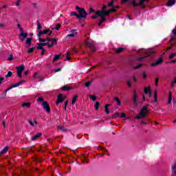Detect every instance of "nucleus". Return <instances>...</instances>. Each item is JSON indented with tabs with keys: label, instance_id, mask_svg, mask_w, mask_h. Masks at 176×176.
I'll return each instance as SVG.
<instances>
[{
	"label": "nucleus",
	"instance_id": "79ce46f5",
	"mask_svg": "<svg viewBox=\"0 0 176 176\" xmlns=\"http://www.w3.org/2000/svg\"><path fill=\"white\" fill-rule=\"evenodd\" d=\"M120 116V113H115L114 114L112 115V118H118Z\"/></svg>",
	"mask_w": 176,
	"mask_h": 176
},
{
	"label": "nucleus",
	"instance_id": "052dcab7",
	"mask_svg": "<svg viewBox=\"0 0 176 176\" xmlns=\"http://www.w3.org/2000/svg\"><path fill=\"white\" fill-rule=\"evenodd\" d=\"M41 43V46H43H43H47L49 45L48 42L47 43Z\"/></svg>",
	"mask_w": 176,
	"mask_h": 176
},
{
	"label": "nucleus",
	"instance_id": "393cba45",
	"mask_svg": "<svg viewBox=\"0 0 176 176\" xmlns=\"http://www.w3.org/2000/svg\"><path fill=\"white\" fill-rule=\"evenodd\" d=\"M21 107L30 108V107H31V103L30 102H24L21 104Z\"/></svg>",
	"mask_w": 176,
	"mask_h": 176
},
{
	"label": "nucleus",
	"instance_id": "49530a36",
	"mask_svg": "<svg viewBox=\"0 0 176 176\" xmlns=\"http://www.w3.org/2000/svg\"><path fill=\"white\" fill-rule=\"evenodd\" d=\"M12 75V72H8V74L6 75V78H10Z\"/></svg>",
	"mask_w": 176,
	"mask_h": 176
},
{
	"label": "nucleus",
	"instance_id": "423d86ee",
	"mask_svg": "<svg viewBox=\"0 0 176 176\" xmlns=\"http://www.w3.org/2000/svg\"><path fill=\"white\" fill-rule=\"evenodd\" d=\"M88 41H89V38H87V40L85 41V45L87 47H89V49H90V50L92 52H96V47L94 46V44H93V43H89Z\"/></svg>",
	"mask_w": 176,
	"mask_h": 176
},
{
	"label": "nucleus",
	"instance_id": "2eb2a0df",
	"mask_svg": "<svg viewBox=\"0 0 176 176\" xmlns=\"http://www.w3.org/2000/svg\"><path fill=\"white\" fill-rule=\"evenodd\" d=\"M75 35H78V32L76 30H72L70 34L67 35L68 37L74 38Z\"/></svg>",
	"mask_w": 176,
	"mask_h": 176
},
{
	"label": "nucleus",
	"instance_id": "a878e982",
	"mask_svg": "<svg viewBox=\"0 0 176 176\" xmlns=\"http://www.w3.org/2000/svg\"><path fill=\"white\" fill-rule=\"evenodd\" d=\"M173 5H175V1H168L166 3V6H173Z\"/></svg>",
	"mask_w": 176,
	"mask_h": 176
},
{
	"label": "nucleus",
	"instance_id": "7ed1b4c3",
	"mask_svg": "<svg viewBox=\"0 0 176 176\" xmlns=\"http://www.w3.org/2000/svg\"><path fill=\"white\" fill-rule=\"evenodd\" d=\"M111 13L110 10H98L95 12V14H97V16H100V17H105L106 16H109V14Z\"/></svg>",
	"mask_w": 176,
	"mask_h": 176
},
{
	"label": "nucleus",
	"instance_id": "f3484780",
	"mask_svg": "<svg viewBox=\"0 0 176 176\" xmlns=\"http://www.w3.org/2000/svg\"><path fill=\"white\" fill-rule=\"evenodd\" d=\"M133 102L134 105H138V101H137V92L135 91L133 93Z\"/></svg>",
	"mask_w": 176,
	"mask_h": 176
},
{
	"label": "nucleus",
	"instance_id": "c9c22d12",
	"mask_svg": "<svg viewBox=\"0 0 176 176\" xmlns=\"http://www.w3.org/2000/svg\"><path fill=\"white\" fill-rule=\"evenodd\" d=\"M58 130H60V131H67V129L63 126H58Z\"/></svg>",
	"mask_w": 176,
	"mask_h": 176
},
{
	"label": "nucleus",
	"instance_id": "6e6d98bb",
	"mask_svg": "<svg viewBox=\"0 0 176 176\" xmlns=\"http://www.w3.org/2000/svg\"><path fill=\"white\" fill-rule=\"evenodd\" d=\"M120 117L123 119L126 118V114L124 113H122L121 115L120 114Z\"/></svg>",
	"mask_w": 176,
	"mask_h": 176
},
{
	"label": "nucleus",
	"instance_id": "774afa93",
	"mask_svg": "<svg viewBox=\"0 0 176 176\" xmlns=\"http://www.w3.org/2000/svg\"><path fill=\"white\" fill-rule=\"evenodd\" d=\"M172 32H173V34L174 35L176 36V30H175V29H173V30H172Z\"/></svg>",
	"mask_w": 176,
	"mask_h": 176
},
{
	"label": "nucleus",
	"instance_id": "6ab92c4d",
	"mask_svg": "<svg viewBox=\"0 0 176 176\" xmlns=\"http://www.w3.org/2000/svg\"><path fill=\"white\" fill-rule=\"evenodd\" d=\"M122 52H124V48L123 47H118L116 49V54H120Z\"/></svg>",
	"mask_w": 176,
	"mask_h": 176
},
{
	"label": "nucleus",
	"instance_id": "58836bf2",
	"mask_svg": "<svg viewBox=\"0 0 176 176\" xmlns=\"http://www.w3.org/2000/svg\"><path fill=\"white\" fill-rule=\"evenodd\" d=\"M8 61H12V60H13V54H12V52H10V56L7 58Z\"/></svg>",
	"mask_w": 176,
	"mask_h": 176
},
{
	"label": "nucleus",
	"instance_id": "a211bd4d",
	"mask_svg": "<svg viewBox=\"0 0 176 176\" xmlns=\"http://www.w3.org/2000/svg\"><path fill=\"white\" fill-rule=\"evenodd\" d=\"M104 21H107V18L100 16V19L99 20V23L98 24V27H101V25H102V23H104Z\"/></svg>",
	"mask_w": 176,
	"mask_h": 176
},
{
	"label": "nucleus",
	"instance_id": "13d9d810",
	"mask_svg": "<svg viewBox=\"0 0 176 176\" xmlns=\"http://www.w3.org/2000/svg\"><path fill=\"white\" fill-rule=\"evenodd\" d=\"M144 58H145L144 56L138 58L136 59V61H142V60H144Z\"/></svg>",
	"mask_w": 176,
	"mask_h": 176
},
{
	"label": "nucleus",
	"instance_id": "4468645a",
	"mask_svg": "<svg viewBox=\"0 0 176 176\" xmlns=\"http://www.w3.org/2000/svg\"><path fill=\"white\" fill-rule=\"evenodd\" d=\"M41 137H42V133H38L34 135L33 137H32L31 140L36 141V140H38V138H41Z\"/></svg>",
	"mask_w": 176,
	"mask_h": 176
},
{
	"label": "nucleus",
	"instance_id": "473e14b6",
	"mask_svg": "<svg viewBox=\"0 0 176 176\" xmlns=\"http://www.w3.org/2000/svg\"><path fill=\"white\" fill-rule=\"evenodd\" d=\"M36 45H38L36 47L37 50H43V46L41 45L42 44L41 43H37Z\"/></svg>",
	"mask_w": 176,
	"mask_h": 176
},
{
	"label": "nucleus",
	"instance_id": "0eeeda50",
	"mask_svg": "<svg viewBox=\"0 0 176 176\" xmlns=\"http://www.w3.org/2000/svg\"><path fill=\"white\" fill-rule=\"evenodd\" d=\"M41 105L43 109L46 111L47 113H50V105L49 104V102H47V101L43 102L41 103Z\"/></svg>",
	"mask_w": 176,
	"mask_h": 176
},
{
	"label": "nucleus",
	"instance_id": "1a4fd4ad",
	"mask_svg": "<svg viewBox=\"0 0 176 176\" xmlns=\"http://www.w3.org/2000/svg\"><path fill=\"white\" fill-rule=\"evenodd\" d=\"M107 6L112 8L111 9L109 10L110 13H116V12H118V10H116V8H115V5H113V1L107 4Z\"/></svg>",
	"mask_w": 176,
	"mask_h": 176
},
{
	"label": "nucleus",
	"instance_id": "a18cd8bd",
	"mask_svg": "<svg viewBox=\"0 0 176 176\" xmlns=\"http://www.w3.org/2000/svg\"><path fill=\"white\" fill-rule=\"evenodd\" d=\"M60 28H61V24L58 23L56 25V26L55 27V30H56V31H58V30H60Z\"/></svg>",
	"mask_w": 176,
	"mask_h": 176
},
{
	"label": "nucleus",
	"instance_id": "7c9ffc66",
	"mask_svg": "<svg viewBox=\"0 0 176 176\" xmlns=\"http://www.w3.org/2000/svg\"><path fill=\"white\" fill-rule=\"evenodd\" d=\"M8 91H9V90L6 89L5 92L0 95V98H5V97H6V94H8Z\"/></svg>",
	"mask_w": 176,
	"mask_h": 176
},
{
	"label": "nucleus",
	"instance_id": "9d476101",
	"mask_svg": "<svg viewBox=\"0 0 176 176\" xmlns=\"http://www.w3.org/2000/svg\"><path fill=\"white\" fill-rule=\"evenodd\" d=\"M25 82V80H22L21 81H19V82H16L14 85H12V86L9 87L7 90H12V89H14V87H19V86H20V85H21L22 83Z\"/></svg>",
	"mask_w": 176,
	"mask_h": 176
},
{
	"label": "nucleus",
	"instance_id": "37998d69",
	"mask_svg": "<svg viewBox=\"0 0 176 176\" xmlns=\"http://www.w3.org/2000/svg\"><path fill=\"white\" fill-rule=\"evenodd\" d=\"M50 31V29L43 30V34L45 35H47L49 34V32Z\"/></svg>",
	"mask_w": 176,
	"mask_h": 176
},
{
	"label": "nucleus",
	"instance_id": "cd10ccee",
	"mask_svg": "<svg viewBox=\"0 0 176 176\" xmlns=\"http://www.w3.org/2000/svg\"><path fill=\"white\" fill-rule=\"evenodd\" d=\"M36 24H37V30L38 31H41V30H42V25H41V22H39V21H36Z\"/></svg>",
	"mask_w": 176,
	"mask_h": 176
},
{
	"label": "nucleus",
	"instance_id": "412c9836",
	"mask_svg": "<svg viewBox=\"0 0 176 176\" xmlns=\"http://www.w3.org/2000/svg\"><path fill=\"white\" fill-rule=\"evenodd\" d=\"M144 93L145 94H146L147 93H148V97H151L152 96V91H151V88H144Z\"/></svg>",
	"mask_w": 176,
	"mask_h": 176
},
{
	"label": "nucleus",
	"instance_id": "c03bdc74",
	"mask_svg": "<svg viewBox=\"0 0 176 176\" xmlns=\"http://www.w3.org/2000/svg\"><path fill=\"white\" fill-rule=\"evenodd\" d=\"M37 101H38L39 102H43L45 101V99L42 97H39L37 98Z\"/></svg>",
	"mask_w": 176,
	"mask_h": 176
},
{
	"label": "nucleus",
	"instance_id": "09e8293b",
	"mask_svg": "<svg viewBox=\"0 0 176 176\" xmlns=\"http://www.w3.org/2000/svg\"><path fill=\"white\" fill-rule=\"evenodd\" d=\"M173 41H175V45H176V38H175V37L172 36L170 38V39L169 40V43H171V42H173Z\"/></svg>",
	"mask_w": 176,
	"mask_h": 176
},
{
	"label": "nucleus",
	"instance_id": "b1692460",
	"mask_svg": "<svg viewBox=\"0 0 176 176\" xmlns=\"http://www.w3.org/2000/svg\"><path fill=\"white\" fill-rule=\"evenodd\" d=\"M171 100H173V94L171 92H169L168 100V102H167L168 105L169 104H171Z\"/></svg>",
	"mask_w": 176,
	"mask_h": 176
},
{
	"label": "nucleus",
	"instance_id": "f8f14e48",
	"mask_svg": "<svg viewBox=\"0 0 176 176\" xmlns=\"http://www.w3.org/2000/svg\"><path fill=\"white\" fill-rule=\"evenodd\" d=\"M162 63H163V59L162 58H160L155 63H153L151 64V67H156V65H160V64H162Z\"/></svg>",
	"mask_w": 176,
	"mask_h": 176
},
{
	"label": "nucleus",
	"instance_id": "dca6fc26",
	"mask_svg": "<svg viewBox=\"0 0 176 176\" xmlns=\"http://www.w3.org/2000/svg\"><path fill=\"white\" fill-rule=\"evenodd\" d=\"M25 43H26V45H28L26 46V47H27L28 49H30V47H31V43H32V38H28L26 39Z\"/></svg>",
	"mask_w": 176,
	"mask_h": 176
},
{
	"label": "nucleus",
	"instance_id": "e2e57ef3",
	"mask_svg": "<svg viewBox=\"0 0 176 176\" xmlns=\"http://www.w3.org/2000/svg\"><path fill=\"white\" fill-rule=\"evenodd\" d=\"M45 52H46V50H45V48L41 50V56H43V54H45Z\"/></svg>",
	"mask_w": 176,
	"mask_h": 176
},
{
	"label": "nucleus",
	"instance_id": "bf43d9fd",
	"mask_svg": "<svg viewBox=\"0 0 176 176\" xmlns=\"http://www.w3.org/2000/svg\"><path fill=\"white\" fill-rule=\"evenodd\" d=\"M98 17H100V16H98V15H95V16H91V19H98Z\"/></svg>",
	"mask_w": 176,
	"mask_h": 176
},
{
	"label": "nucleus",
	"instance_id": "c85d7f7f",
	"mask_svg": "<svg viewBox=\"0 0 176 176\" xmlns=\"http://www.w3.org/2000/svg\"><path fill=\"white\" fill-rule=\"evenodd\" d=\"M157 102V91H154V102Z\"/></svg>",
	"mask_w": 176,
	"mask_h": 176
},
{
	"label": "nucleus",
	"instance_id": "603ef678",
	"mask_svg": "<svg viewBox=\"0 0 176 176\" xmlns=\"http://www.w3.org/2000/svg\"><path fill=\"white\" fill-rule=\"evenodd\" d=\"M38 41H39V42L44 43V42H46V38H42V37H41V38H38Z\"/></svg>",
	"mask_w": 176,
	"mask_h": 176
},
{
	"label": "nucleus",
	"instance_id": "9b49d317",
	"mask_svg": "<svg viewBox=\"0 0 176 176\" xmlns=\"http://www.w3.org/2000/svg\"><path fill=\"white\" fill-rule=\"evenodd\" d=\"M27 36H28V33H24V32H22L19 34V39H20V41L23 42V41H25V38H27Z\"/></svg>",
	"mask_w": 176,
	"mask_h": 176
},
{
	"label": "nucleus",
	"instance_id": "ea45409f",
	"mask_svg": "<svg viewBox=\"0 0 176 176\" xmlns=\"http://www.w3.org/2000/svg\"><path fill=\"white\" fill-rule=\"evenodd\" d=\"M42 35H43V32H42V30H40V31L38 32V34H37V36H38V39H39L40 38H42Z\"/></svg>",
	"mask_w": 176,
	"mask_h": 176
},
{
	"label": "nucleus",
	"instance_id": "864d4df0",
	"mask_svg": "<svg viewBox=\"0 0 176 176\" xmlns=\"http://www.w3.org/2000/svg\"><path fill=\"white\" fill-rule=\"evenodd\" d=\"M96 12H97V11H94V10L93 8H90L89 14H91L92 13H95L96 14Z\"/></svg>",
	"mask_w": 176,
	"mask_h": 176
},
{
	"label": "nucleus",
	"instance_id": "f257e3e1",
	"mask_svg": "<svg viewBox=\"0 0 176 176\" xmlns=\"http://www.w3.org/2000/svg\"><path fill=\"white\" fill-rule=\"evenodd\" d=\"M146 2H148V1H140V3H138L135 2V1H133L129 4L128 1H122L121 2V3H122V5H126V6H132L134 8H137V6H140V8H142L144 9V8H146Z\"/></svg>",
	"mask_w": 176,
	"mask_h": 176
},
{
	"label": "nucleus",
	"instance_id": "4be33fe9",
	"mask_svg": "<svg viewBox=\"0 0 176 176\" xmlns=\"http://www.w3.org/2000/svg\"><path fill=\"white\" fill-rule=\"evenodd\" d=\"M61 89L63 91H69V90H71L72 87L69 86H63Z\"/></svg>",
	"mask_w": 176,
	"mask_h": 176
},
{
	"label": "nucleus",
	"instance_id": "c756f323",
	"mask_svg": "<svg viewBox=\"0 0 176 176\" xmlns=\"http://www.w3.org/2000/svg\"><path fill=\"white\" fill-rule=\"evenodd\" d=\"M155 52L154 51H148L146 52L147 57H150V56H154Z\"/></svg>",
	"mask_w": 176,
	"mask_h": 176
},
{
	"label": "nucleus",
	"instance_id": "69168bd1",
	"mask_svg": "<svg viewBox=\"0 0 176 176\" xmlns=\"http://www.w3.org/2000/svg\"><path fill=\"white\" fill-rule=\"evenodd\" d=\"M53 46H54V44H53V43L49 44V43H48V45H47L48 47L52 48V47H53Z\"/></svg>",
	"mask_w": 176,
	"mask_h": 176
},
{
	"label": "nucleus",
	"instance_id": "aec40b11",
	"mask_svg": "<svg viewBox=\"0 0 176 176\" xmlns=\"http://www.w3.org/2000/svg\"><path fill=\"white\" fill-rule=\"evenodd\" d=\"M108 107H111V104H107L104 105V111L106 112L107 115H109L111 112L109 111V109H108Z\"/></svg>",
	"mask_w": 176,
	"mask_h": 176
},
{
	"label": "nucleus",
	"instance_id": "8fccbe9b",
	"mask_svg": "<svg viewBox=\"0 0 176 176\" xmlns=\"http://www.w3.org/2000/svg\"><path fill=\"white\" fill-rule=\"evenodd\" d=\"M175 56H176V54H175V53L171 54L169 56V59H170V60H172V58H174V57H175Z\"/></svg>",
	"mask_w": 176,
	"mask_h": 176
},
{
	"label": "nucleus",
	"instance_id": "39448f33",
	"mask_svg": "<svg viewBox=\"0 0 176 176\" xmlns=\"http://www.w3.org/2000/svg\"><path fill=\"white\" fill-rule=\"evenodd\" d=\"M16 74L20 79L23 78V71H24V65L16 67Z\"/></svg>",
	"mask_w": 176,
	"mask_h": 176
},
{
	"label": "nucleus",
	"instance_id": "0e129e2a",
	"mask_svg": "<svg viewBox=\"0 0 176 176\" xmlns=\"http://www.w3.org/2000/svg\"><path fill=\"white\" fill-rule=\"evenodd\" d=\"M33 78H34V79H36V78H38V73H34V74H33Z\"/></svg>",
	"mask_w": 176,
	"mask_h": 176
},
{
	"label": "nucleus",
	"instance_id": "6e6552de",
	"mask_svg": "<svg viewBox=\"0 0 176 176\" xmlns=\"http://www.w3.org/2000/svg\"><path fill=\"white\" fill-rule=\"evenodd\" d=\"M67 97L64 96L63 94H59L58 95V99L56 100V104H61V102H64L65 101Z\"/></svg>",
	"mask_w": 176,
	"mask_h": 176
},
{
	"label": "nucleus",
	"instance_id": "72a5a7b5",
	"mask_svg": "<svg viewBox=\"0 0 176 176\" xmlns=\"http://www.w3.org/2000/svg\"><path fill=\"white\" fill-rule=\"evenodd\" d=\"M94 107H95V109L96 111H98V108L100 107V102H96Z\"/></svg>",
	"mask_w": 176,
	"mask_h": 176
},
{
	"label": "nucleus",
	"instance_id": "f03ea898",
	"mask_svg": "<svg viewBox=\"0 0 176 176\" xmlns=\"http://www.w3.org/2000/svg\"><path fill=\"white\" fill-rule=\"evenodd\" d=\"M76 9L79 13V14L78 15V20H82V19H87V12H86V10H85V8H80L78 6H76Z\"/></svg>",
	"mask_w": 176,
	"mask_h": 176
},
{
	"label": "nucleus",
	"instance_id": "4c0bfd02",
	"mask_svg": "<svg viewBox=\"0 0 176 176\" xmlns=\"http://www.w3.org/2000/svg\"><path fill=\"white\" fill-rule=\"evenodd\" d=\"M89 98L91 100H92V101H96L97 100V98L95 96H94V95H90L89 96Z\"/></svg>",
	"mask_w": 176,
	"mask_h": 176
},
{
	"label": "nucleus",
	"instance_id": "3c124183",
	"mask_svg": "<svg viewBox=\"0 0 176 176\" xmlns=\"http://www.w3.org/2000/svg\"><path fill=\"white\" fill-rule=\"evenodd\" d=\"M71 16H76V17H77V19H78V16H79V14H78L76 12H72V13H71Z\"/></svg>",
	"mask_w": 176,
	"mask_h": 176
},
{
	"label": "nucleus",
	"instance_id": "a19ab883",
	"mask_svg": "<svg viewBox=\"0 0 176 176\" xmlns=\"http://www.w3.org/2000/svg\"><path fill=\"white\" fill-rule=\"evenodd\" d=\"M114 100L117 102L118 105H120L121 102H120V100L119 99V98H118V97L114 98Z\"/></svg>",
	"mask_w": 176,
	"mask_h": 176
},
{
	"label": "nucleus",
	"instance_id": "20e7f679",
	"mask_svg": "<svg viewBox=\"0 0 176 176\" xmlns=\"http://www.w3.org/2000/svg\"><path fill=\"white\" fill-rule=\"evenodd\" d=\"M148 107H149V104H146L143 106V107L140 110V115L141 118H145L146 115H148V113L149 112V111H148Z\"/></svg>",
	"mask_w": 176,
	"mask_h": 176
},
{
	"label": "nucleus",
	"instance_id": "f704fd0d",
	"mask_svg": "<svg viewBox=\"0 0 176 176\" xmlns=\"http://www.w3.org/2000/svg\"><path fill=\"white\" fill-rule=\"evenodd\" d=\"M93 83V81H87L85 83V87H90V85Z\"/></svg>",
	"mask_w": 176,
	"mask_h": 176
},
{
	"label": "nucleus",
	"instance_id": "4d7b16f0",
	"mask_svg": "<svg viewBox=\"0 0 176 176\" xmlns=\"http://www.w3.org/2000/svg\"><path fill=\"white\" fill-rule=\"evenodd\" d=\"M142 67V64H139L137 66H135L134 68L135 69H138V68H141Z\"/></svg>",
	"mask_w": 176,
	"mask_h": 176
},
{
	"label": "nucleus",
	"instance_id": "338daca9",
	"mask_svg": "<svg viewBox=\"0 0 176 176\" xmlns=\"http://www.w3.org/2000/svg\"><path fill=\"white\" fill-rule=\"evenodd\" d=\"M133 80L134 83H137V78H135V76H133Z\"/></svg>",
	"mask_w": 176,
	"mask_h": 176
},
{
	"label": "nucleus",
	"instance_id": "5fc2aeb1",
	"mask_svg": "<svg viewBox=\"0 0 176 176\" xmlns=\"http://www.w3.org/2000/svg\"><path fill=\"white\" fill-rule=\"evenodd\" d=\"M99 149H100L101 151H102V152H108V150H107V148H102V147H101V146H99Z\"/></svg>",
	"mask_w": 176,
	"mask_h": 176
},
{
	"label": "nucleus",
	"instance_id": "de8ad7c7",
	"mask_svg": "<svg viewBox=\"0 0 176 176\" xmlns=\"http://www.w3.org/2000/svg\"><path fill=\"white\" fill-rule=\"evenodd\" d=\"M51 42H52L54 45H57V40L56 38H51Z\"/></svg>",
	"mask_w": 176,
	"mask_h": 176
},
{
	"label": "nucleus",
	"instance_id": "2f4dec72",
	"mask_svg": "<svg viewBox=\"0 0 176 176\" xmlns=\"http://www.w3.org/2000/svg\"><path fill=\"white\" fill-rule=\"evenodd\" d=\"M76 100H78V95H76V96L73 98V99H72V105L75 104V102H76Z\"/></svg>",
	"mask_w": 176,
	"mask_h": 176
},
{
	"label": "nucleus",
	"instance_id": "bb28decb",
	"mask_svg": "<svg viewBox=\"0 0 176 176\" xmlns=\"http://www.w3.org/2000/svg\"><path fill=\"white\" fill-rule=\"evenodd\" d=\"M60 57H61V54L55 55V56L53 59V63H54V61H57V60H59Z\"/></svg>",
	"mask_w": 176,
	"mask_h": 176
},
{
	"label": "nucleus",
	"instance_id": "ddd939ff",
	"mask_svg": "<svg viewBox=\"0 0 176 176\" xmlns=\"http://www.w3.org/2000/svg\"><path fill=\"white\" fill-rule=\"evenodd\" d=\"M33 120H34V122L31 119L28 120V122L30 123V126H34L38 124V120H36V118H34Z\"/></svg>",
	"mask_w": 176,
	"mask_h": 176
},
{
	"label": "nucleus",
	"instance_id": "680f3d73",
	"mask_svg": "<svg viewBox=\"0 0 176 176\" xmlns=\"http://www.w3.org/2000/svg\"><path fill=\"white\" fill-rule=\"evenodd\" d=\"M159 85V78H156L155 79V86H158Z\"/></svg>",
	"mask_w": 176,
	"mask_h": 176
},
{
	"label": "nucleus",
	"instance_id": "e433bc0d",
	"mask_svg": "<svg viewBox=\"0 0 176 176\" xmlns=\"http://www.w3.org/2000/svg\"><path fill=\"white\" fill-rule=\"evenodd\" d=\"M34 50H35V47H32V48L29 49L27 51V53H28L29 54L32 53L34 52Z\"/></svg>",
	"mask_w": 176,
	"mask_h": 176
},
{
	"label": "nucleus",
	"instance_id": "5701e85b",
	"mask_svg": "<svg viewBox=\"0 0 176 176\" xmlns=\"http://www.w3.org/2000/svg\"><path fill=\"white\" fill-rule=\"evenodd\" d=\"M8 151H9V147H8V146H6V147L0 152V156H2V155H5V153H6V152H8Z\"/></svg>",
	"mask_w": 176,
	"mask_h": 176
}]
</instances>
